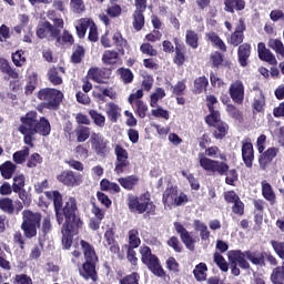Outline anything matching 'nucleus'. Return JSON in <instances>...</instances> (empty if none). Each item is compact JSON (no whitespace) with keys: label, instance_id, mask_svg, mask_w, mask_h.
<instances>
[{"label":"nucleus","instance_id":"nucleus-55","mask_svg":"<svg viewBox=\"0 0 284 284\" xmlns=\"http://www.w3.org/2000/svg\"><path fill=\"white\" fill-rule=\"evenodd\" d=\"M118 72H119L120 79L123 81V83L128 84V83H132V81H134V73H132V70L121 68L118 70Z\"/></svg>","mask_w":284,"mask_h":284},{"label":"nucleus","instance_id":"nucleus-32","mask_svg":"<svg viewBox=\"0 0 284 284\" xmlns=\"http://www.w3.org/2000/svg\"><path fill=\"white\" fill-rule=\"evenodd\" d=\"M113 43L122 57L125 54V48H128V40L123 38L121 31H116L112 37Z\"/></svg>","mask_w":284,"mask_h":284},{"label":"nucleus","instance_id":"nucleus-56","mask_svg":"<svg viewBox=\"0 0 284 284\" xmlns=\"http://www.w3.org/2000/svg\"><path fill=\"white\" fill-rule=\"evenodd\" d=\"M270 244L278 258H282L284 261V242L271 240Z\"/></svg>","mask_w":284,"mask_h":284},{"label":"nucleus","instance_id":"nucleus-28","mask_svg":"<svg viewBox=\"0 0 284 284\" xmlns=\"http://www.w3.org/2000/svg\"><path fill=\"white\" fill-rule=\"evenodd\" d=\"M262 196L265 201H268L271 205L276 203V193H274V189H272V184L267 181H262Z\"/></svg>","mask_w":284,"mask_h":284},{"label":"nucleus","instance_id":"nucleus-64","mask_svg":"<svg viewBox=\"0 0 284 284\" xmlns=\"http://www.w3.org/2000/svg\"><path fill=\"white\" fill-rule=\"evenodd\" d=\"M12 283L13 284H33L32 282V277H30V275L28 274H17L13 278H12Z\"/></svg>","mask_w":284,"mask_h":284},{"label":"nucleus","instance_id":"nucleus-11","mask_svg":"<svg viewBox=\"0 0 284 284\" xmlns=\"http://www.w3.org/2000/svg\"><path fill=\"white\" fill-rule=\"evenodd\" d=\"M89 143H91V149L98 156L105 159L110 154V141L103 136L101 133H91Z\"/></svg>","mask_w":284,"mask_h":284},{"label":"nucleus","instance_id":"nucleus-39","mask_svg":"<svg viewBox=\"0 0 284 284\" xmlns=\"http://www.w3.org/2000/svg\"><path fill=\"white\" fill-rule=\"evenodd\" d=\"M141 246V237H139V230L133 229L129 231V244H125V248L136 250Z\"/></svg>","mask_w":284,"mask_h":284},{"label":"nucleus","instance_id":"nucleus-57","mask_svg":"<svg viewBox=\"0 0 284 284\" xmlns=\"http://www.w3.org/2000/svg\"><path fill=\"white\" fill-rule=\"evenodd\" d=\"M85 57V49L82 45H78L71 55L72 63H81Z\"/></svg>","mask_w":284,"mask_h":284},{"label":"nucleus","instance_id":"nucleus-35","mask_svg":"<svg viewBox=\"0 0 284 284\" xmlns=\"http://www.w3.org/2000/svg\"><path fill=\"white\" fill-rule=\"evenodd\" d=\"M143 12L145 11L135 10L133 12L132 26L135 32H141V30L145 28V16Z\"/></svg>","mask_w":284,"mask_h":284},{"label":"nucleus","instance_id":"nucleus-30","mask_svg":"<svg viewBox=\"0 0 284 284\" xmlns=\"http://www.w3.org/2000/svg\"><path fill=\"white\" fill-rule=\"evenodd\" d=\"M88 77L91 81H94V83H105V79H108L105 70L99 68L89 69Z\"/></svg>","mask_w":284,"mask_h":284},{"label":"nucleus","instance_id":"nucleus-60","mask_svg":"<svg viewBox=\"0 0 284 284\" xmlns=\"http://www.w3.org/2000/svg\"><path fill=\"white\" fill-rule=\"evenodd\" d=\"M185 90H187V84H185V80L178 81L173 87V94L175 97H184Z\"/></svg>","mask_w":284,"mask_h":284},{"label":"nucleus","instance_id":"nucleus-4","mask_svg":"<svg viewBox=\"0 0 284 284\" xmlns=\"http://www.w3.org/2000/svg\"><path fill=\"white\" fill-rule=\"evenodd\" d=\"M200 159V168L204 169L205 172H211L212 174H219V176H226L225 183L226 185H232L234 187V183L239 181V171L236 169H231L226 162H221L219 160H212L210 158H205L203 153H199Z\"/></svg>","mask_w":284,"mask_h":284},{"label":"nucleus","instance_id":"nucleus-25","mask_svg":"<svg viewBox=\"0 0 284 284\" xmlns=\"http://www.w3.org/2000/svg\"><path fill=\"white\" fill-rule=\"evenodd\" d=\"M59 72L65 74V68L63 67H52L48 70L47 77L48 80L52 83V85H61L63 83V78L59 75Z\"/></svg>","mask_w":284,"mask_h":284},{"label":"nucleus","instance_id":"nucleus-16","mask_svg":"<svg viewBox=\"0 0 284 284\" xmlns=\"http://www.w3.org/2000/svg\"><path fill=\"white\" fill-rule=\"evenodd\" d=\"M229 94L233 101L237 105H243V101H245V85L241 80H236L229 88Z\"/></svg>","mask_w":284,"mask_h":284},{"label":"nucleus","instance_id":"nucleus-53","mask_svg":"<svg viewBox=\"0 0 284 284\" xmlns=\"http://www.w3.org/2000/svg\"><path fill=\"white\" fill-rule=\"evenodd\" d=\"M26 189V175L18 174L13 176L12 190L13 192H21Z\"/></svg>","mask_w":284,"mask_h":284},{"label":"nucleus","instance_id":"nucleus-48","mask_svg":"<svg viewBox=\"0 0 284 284\" xmlns=\"http://www.w3.org/2000/svg\"><path fill=\"white\" fill-rule=\"evenodd\" d=\"M119 59V52L114 50H106L102 55V61L105 65H114Z\"/></svg>","mask_w":284,"mask_h":284},{"label":"nucleus","instance_id":"nucleus-8","mask_svg":"<svg viewBox=\"0 0 284 284\" xmlns=\"http://www.w3.org/2000/svg\"><path fill=\"white\" fill-rule=\"evenodd\" d=\"M38 99L43 101L42 108L44 110L57 111L63 101V92L52 88H44L38 92Z\"/></svg>","mask_w":284,"mask_h":284},{"label":"nucleus","instance_id":"nucleus-15","mask_svg":"<svg viewBox=\"0 0 284 284\" xmlns=\"http://www.w3.org/2000/svg\"><path fill=\"white\" fill-rule=\"evenodd\" d=\"M0 210L10 216H19L23 210V203L19 200L14 202L10 197H2L0 199Z\"/></svg>","mask_w":284,"mask_h":284},{"label":"nucleus","instance_id":"nucleus-34","mask_svg":"<svg viewBox=\"0 0 284 284\" xmlns=\"http://www.w3.org/2000/svg\"><path fill=\"white\" fill-rule=\"evenodd\" d=\"M74 134L78 143H85V141H88V139L92 136V133L90 132V128L85 125H78L74 129Z\"/></svg>","mask_w":284,"mask_h":284},{"label":"nucleus","instance_id":"nucleus-24","mask_svg":"<svg viewBox=\"0 0 284 284\" xmlns=\"http://www.w3.org/2000/svg\"><path fill=\"white\" fill-rule=\"evenodd\" d=\"M206 41H210L213 48L220 50L221 52H227V44L219 37V33L211 31L205 34Z\"/></svg>","mask_w":284,"mask_h":284},{"label":"nucleus","instance_id":"nucleus-46","mask_svg":"<svg viewBox=\"0 0 284 284\" xmlns=\"http://www.w3.org/2000/svg\"><path fill=\"white\" fill-rule=\"evenodd\" d=\"M226 112L231 119L234 121H239V123H243V112L236 108L234 104H226Z\"/></svg>","mask_w":284,"mask_h":284},{"label":"nucleus","instance_id":"nucleus-52","mask_svg":"<svg viewBox=\"0 0 284 284\" xmlns=\"http://www.w3.org/2000/svg\"><path fill=\"white\" fill-rule=\"evenodd\" d=\"M223 54L219 51H214L210 54V63H211V68H215L216 70H219V68H221V65H223Z\"/></svg>","mask_w":284,"mask_h":284},{"label":"nucleus","instance_id":"nucleus-18","mask_svg":"<svg viewBox=\"0 0 284 284\" xmlns=\"http://www.w3.org/2000/svg\"><path fill=\"white\" fill-rule=\"evenodd\" d=\"M91 214H93L94 217H92L89 222L90 230H93V232H97L101 227V223H103V219H105V210L101 209L97 203H92Z\"/></svg>","mask_w":284,"mask_h":284},{"label":"nucleus","instance_id":"nucleus-1","mask_svg":"<svg viewBox=\"0 0 284 284\" xmlns=\"http://www.w3.org/2000/svg\"><path fill=\"white\" fill-rule=\"evenodd\" d=\"M44 196L53 202L57 223L62 225V245L64 250H70L74 243V236H79L83 230L79 202L74 196H70L63 202V195L59 191H45Z\"/></svg>","mask_w":284,"mask_h":284},{"label":"nucleus","instance_id":"nucleus-63","mask_svg":"<svg viewBox=\"0 0 284 284\" xmlns=\"http://www.w3.org/2000/svg\"><path fill=\"white\" fill-rule=\"evenodd\" d=\"M114 154L116 156L115 161H128V159H129L128 150H125L120 144L115 145Z\"/></svg>","mask_w":284,"mask_h":284},{"label":"nucleus","instance_id":"nucleus-3","mask_svg":"<svg viewBox=\"0 0 284 284\" xmlns=\"http://www.w3.org/2000/svg\"><path fill=\"white\" fill-rule=\"evenodd\" d=\"M80 246L84 256V262L78 268L79 275L84 278V281L97 283V281H99V273L97 272L99 255H97V250H94L92 244L85 240L80 241Z\"/></svg>","mask_w":284,"mask_h":284},{"label":"nucleus","instance_id":"nucleus-51","mask_svg":"<svg viewBox=\"0 0 284 284\" xmlns=\"http://www.w3.org/2000/svg\"><path fill=\"white\" fill-rule=\"evenodd\" d=\"M243 41H245V34L236 33L235 31L231 33L230 39H227V43L233 45V48H239L243 45Z\"/></svg>","mask_w":284,"mask_h":284},{"label":"nucleus","instance_id":"nucleus-49","mask_svg":"<svg viewBox=\"0 0 284 284\" xmlns=\"http://www.w3.org/2000/svg\"><path fill=\"white\" fill-rule=\"evenodd\" d=\"M276 154H278V149L268 148L260 158V163H271L276 159Z\"/></svg>","mask_w":284,"mask_h":284},{"label":"nucleus","instance_id":"nucleus-9","mask_svg":"<svg viewBox=\"0 0 284 284\" xmlns=\"http://www.w3.org/2000/svg\"><path fill=\"white\" fill-rule=\"evenodd\" d=\"M140 254L143 265H146L148 270H150L154 276L164 278L165 270L161 266V260H159L155 254H152V248H150V246H142L140 248Z\"/></svg>","mask_w":284,"mask_h":284},{"label":"nucleus","instance_id":"nucleus-21","mask_svg":"<svg viewBox=\"0 0 284 284\" xmlns=\"http://www.w3.org/2000/svg\"><path fill=\"white\" fill-rule=\"evenodd\" d=\"M174 43H175V54L173 57V63L178 67V68H183V65H185V61H187V55H185V44L183 43H179V39H174Z\"/></svg>","mask_w":284,"mask_h":284},{"label":"nucleus","instance_id":"nucleus-44","mask_svg":"<svg viewBox=\"0 0 284 284\" xmlns=\"http://www.w3.org/2000/svg\"><path fill=\"white\" fill-rule=\"evenodd\" d=\"M209 112L210 114L205 116V123L209 125V128L223 122V120H221V112H219V110L215 109Z\"/></svg>","mask_w":284,"mask_h":284},{"label":"nucleus","instance_id":"nucleus-54","mask_svg":"<svg viewBox=\"0 0 284 284\" xmlns=\"http://www.w3.org/2000/svg\"><path fill=\"white\" fill-rule=\"evenodd\" d=\"M41 163H43V158L41 156V154L32 153L27 161V168L32 170L41 165Z\"/></svg>","mask_w":284,"mask_h":284},{"label":"nucleus","instance_id":"nucleus-42","mask_svg":"<svg viewBox=\"0 0 284 284\" xmlns=\"http://www.w3.org/2000/svg\"><path fill=\"white\" fill-rule=\"evenodd\" d=\"M132 108L136 116H139L140 119H145V116H148V104H145L143 100H136L135 102H133Z\"/></svg>","mask_w":284,"mask_h":284},{"label":"nucleus","instance_id":"nucleus-26","mask_svg":"<svg viewBox=\"0 0 284 284\" xmlns=\"http://www.w3.org/2000/svg\"><path fill=\"white\" fill-rule=\"evenodd\" d=\"M224 10L234 14V12H242L245 10V0H224Z\"/></svg>","mask_w":284,"mask_h":284},{"label":"nucleus","instance_id":"nucleus-12","mask_svg":"<svg viewBox=\"0 0 284 284\" xmlns=\"http://www.w3.org/2000/svg\"><path fill=\"white\" fill-rule=\"evenodd\" d=\"M57 181L65 187H79L83 183V175L72 170H64L57 175Z\"/></svg>","mask_w":284,"mask_h":284},{"label":"nucleus","instance_id":"nucleus-31","mask_svg":"<svg viewBox=\"0 0 284 284\" xmlns=\"http://www.w3.org/2000/svg\"><path fill=\"white\" fill-rule=\"evenodd\" d=\"M17 172V164L12 163V161H6L0 165L1 176L6 180L12 179L14 173Z\"/></svg>","mask_w":284,"mask_h":284},{"label":"nucleus","instance_id":"nucleus-13","mask_svg":"<svg viewBox=\"0 0 284 284\" xmlns=\"http://www.w3.org/2000/svg\"><path fill=\"white\" fill-rule=\"evenodd\" d=\"M174 230L179 234L182 243L185 245L186 250L194 252L196 250V240L192 237V234L181 222H174Z\"/></svg>","mask_w":284,"mask_h":284},{"label":"nucleus","instance_id":"nucleus-17","mask_svg":"<svg viewBox=\"0 0 284 284\" xmlns=\"http://www.w3.org/2000/svg\"><path fill=\"white\" fill-rule=\"evenodd\" d=\"M230 263H235L241 270H250L252 266L247 261V251L234 250L229 252Z\"/></svg>","mask_w":284,"mask_h":284},{"label":"nucleus","instance_id":"nucleus-2","mask_svg":"<svg viewBox=\"0 0 284 284\" xmlns=\"http://www.w3.org/2000/svg\"><path fill=\"white\" fill-rule=\"evenodd\" d=\"M20 123L18 132L22 134L24 145L29 148H34L37 134H40V136H50V132H52L50 120L45 116L39 118L37 111H29L20 116Z\"/></svg>","mask_w":284,"mask_h":284},{"label":"nucleus","instance_id":"nucleus-58","mask_svg":"<svg viewBox=\"0 0 284 284\" xmlns=\"http://www.w3.org/2000/svg\"><path fill=\"white\" fill-rule=\"evenodd\" d=\"M73 152H74L77 159H81L82 161H85V159H88V156H90V151L83 144L77 145L74 148Z\"/></svg>","mask_w":284,"mask_h":284},{"label":"nucleus","instance_id":"nucleus-43","mask_svg":"<svg viewBox=\"0 0 284 284\" xmlns=\"http://www.w3.org/2000/svg\"><path fill=\"white\" fill-rule=\"evenodd\" d=\"M185 43L193 50H196L199 48V33L194 30H186Z\"/></svg>","mask_w":284,"mask_h":284},{"label":"nucleus","instance_id":"nucleus-23","mask_svg":"<svg viewBox=\"0 0 284 284\" xmlns=\"http://www.w3.org/2000/svg\"><path fill=\"white\" fill-rule=\"evenodd\" d=\"M139 175H126L124 178H119L118 183L123 187V190H126L128 192H132V190H135L136 185H139Z\"/></svg>","mask_w":284,"mask_h":284},{"label":"nucleus","instance_id":"nucleus-22","mask_svg":"<svg viewBox=\"0 0 284 284\" xmlns=\"http://www.w3.org/2000/svg\"><path fill=\"white\" fill-rule=\"evenodd\" d=\"M257 55L261 61H265L266 63H270L271 65H276V57L267 47H265L264 42H260L257 44Z\"/></svg>","mask_w":284,"mask_h":284},{"label":"nucleus","instance_id":"nucleus-10","mask_svg":"<svg viewBox=\"0 0 284 284\" xmlns=\"http://www.w3.org/2000/svg\"><path fill=\"white\" fill-rule=\"evenodd\" d=\"M247 261L252 263V265H255L256 267H266L267 263L272 265L273 267H276L278 265V260H276V256L272 254V252L267 251H261V250H254V251H246Z\"/></svg>","mask_w":284,"mask_h":284},{"label":"nucleus","instance_id":"nucleus-41","mask_svg":"<svg viewBox=\"0 0 284 284\" xmlns=\"http://www.w3.org/2000/svg\"><path fill=\"white\" fill-rule=\"evenodd\" d=\"M28 156H30V148L23 146L22 150L13 153L12 160L17 165H21L26 163V159H28Z\"/></svg>","mask_w":284,"mask_h":284},{"label":"nucleus","instance_id":"nucleus-59","mask_svg":"<svg viewBox=\"0 0 284 284\" xmlns=\"http://www.w3.org/2000/svg\"><path fill=\"white\" fill-rule=\"evenodd\" d=\"M128 168H130L129 160L115 161L114 173L118 174V176H121V174L128 171Z\"/></svg>","mask_w":284,"mask_h":284},{"label":"nucleus","instance_id":"nucleus-45","mask_svg":"<svg viewBox=\"0 0 284 284\" xmlns=\"http://www.w3.org/2000/svg\"><path fill=\"white\" fill-rule=\"evenodd\" d=\"M268 48H271V50H274V52H276L277 54L281 55L282 59H284V44L283 41H281L280 39H268L267 42Z\"/></svg>","mask_w":284,"mask_h":284},{"label":"nucleus","instance_id":"nucleus-19","mask_svg":"<svg viewBox=\"0 0 284 284\" xmlns=\"http://www.w3.org/2000/svg\"><path fill=\"white\" fill-rule=\"evenodd\" d=\"M242 160L246 168H252L254 163V144H252L250 139L242 141Z\"/></svg>","mask_w":284,"mask_h":284},{"label":"nucleus","instance_id":"nucleus-27","mask_svg":"<svg viewBox=\"0 0 284 284\" xmlns=\"http://www.w3.org/2000/svg\"><path fill=\"white\" fill-rule=\"evenodd\" d=\"M211 128H214L213 136L217 141H223V139H225L227 136V133L230 132V125L223 121L217 124H213Z\"/></svg>","mask_w":284,"mask_h":284},{"label":"nucleus","instance_id":"nucleus-7","mask_svg":"<svg viewBox=\"0 0 284 284\" xmlns=\"http://www.w3.org/2000/svg\"><path fill=\"white\" fill-rule=\"evenodd\" d=\"M41 213L32 212L31 210H24L22 212V223L20 229L23 232L24 239H34L37 236V230L41 227Z\"/></svg>","mask_w":284,"mask_h":284},{"label":"nucleus","instance_id":"nucleus-37","mask_svg":"<svg viewBox=\"0 0 284 284\" xmlns=\"http://www.w3.org/2000/svg\"><path fill=\"white\" fill-rule=\"evenodd\" d=\"M0 70L3 74H8L9 79H19V72H17V69L10 67V62L6 58L0 59Z\"/></svg>","mask_w":284,"mask_h":284},{"label":"nucleus","instance_id":"nucleus-47","mask_svg":"<svg viewBox=\"0 0 284 284\" xmlns=\"http://www.w3.org/2000/svg\"><path fill=\"white\" fill-rule=\"evenodd\" d=\"M89 116H91L93 123L98 125V128H105V115L99 113V111L91 109L89 110Z\"/></svg>","mask_w":284,"mask_h":284},{"label":"nucleus","instance_id":"nucleus-38","mask_svg":"<svg viewBox=\"0 0 284 284\" xmlns=\"http://www.w3.org/2000/svg\"><path fill=\"white\" fill-rule=\"evenodd\" d=\"M193 276L199 282L207 281V264L203 262L196 264L193 270Z\"/></svg>","mask_w":284,"mask_h":284},{"label":"nucleus","instance_id":"nucleus-33","mask_svg":"<svg viewBox=\"0 0 284 284\" xmlns=\"http://www.w3.org/2000/svg\"><path fill=\"white\" fill-rule=\"evenodd\" d=\"M106 116L111 123H116L121 116V108L113 102L106 104Z\"/></svg>","mask_w":284,"mask_h":284},{"label":"nucleus","instance_id":"nucleus-6","mask_svg":"<svg viewBox=\"0 0 284 284\" xmlns=\"http://www.w3.org/2000/svg\"><path fill=\"white\" fill-rule=\"evenodd\" d=\"M164 207H181L190 203V197L184 192H179V186L169 182L162 194Z\"/></svg>","mask_w":284,"mask_h":284},{"label":"nucleus","instance_id":"nucleus-61","mask_svg":"<svg viewBox=\"0 0 284 284\" xmlns=\"http://www.w3.org/2000/svg\"><path fill=\"white\" fill-rule=\"evenodd\" d=\"M23 50H18L14 53H12V61L16 68H21L23 63H26V57H23Z\"/></svg>","mask_w":284,"mask_h":284},{"label":"nucleus","instance_id":"nucleus-5","mask_svg":"<svg viewBox=\"0 0 284 284\" xmlns=\"http://www.w3.org/2000/svg\"><path fill=\"white\" fill-rule=\"evenodd\" d=\"M128 207L130 212L144 214L145 217L156 216V204L152 201L150 192L129 197Z\"/></svg>","mask_w":284,"mask_h":284},{"label":"nucleus","instance_id":"nucleus-40","mask_svg":"<svg viewBox=\"0 0 284 284\" xmlns=\"http://www.w3.org/2000/svg\"><path fill=\"white\" fill-rule=\"evenodd\" d=\"M195 232H200L201 241H210V231L207 230V225L201 222V220H195L193 222Z\"/></svg>","mask_w":284,"mask_h":284},{"label":"nucleus","instance_id":"nucleus-62","mask_svg":"<svg viewBox=\"0 0 284 284\" xmlns=\"http://www.w3.org/2000/svg\"><path fill=\"white\" fill-rule=\"evenodd\" d=\"M141 280V275L139 273L133 272L130 275H125L122 280H120V284H139Z\"/></svg>","mask_w":284,"mask_h":284},{"label":"nucleus","instance_id":"nucleus-50","mask_svg":"<svg viewBox=\"0 0 284 284\" xmlns=\"http://www.w3.org/2000/svg\"><path fill=\"white\" fill-rule=\"evenodd\" d=\"M213 258H214V263L217 265L221 272H227L230 270V264L227 263L225 257L221 255V253L215 252L213 255Z\"/></svg>","mask_w":284,"mask_h":284},{"label":"nucleus","instance_id":"nucleus-29","mask_svg":"<svg viewBox=\"0 0 284 284\" xmlns=\"http://www.w3.org/2000/svg\"><path fill=\"white\" fill-rule=\"evenodd\" d=\"M207 85H210L207 77L201 75L196 78L193 82V94H203L204 92H207Z\"/></svg>","mask_w":284,"mask_h":284},{"label":"nucleus","instance_id":"nucleus-20","mask_svg":"<svg viewBox=\"0 0 284 284\" xmlns=\"http://www.w3.org/2000/svg\"><path fill=\"white\" fill-rule=\"evenodd\" d=\"M250 57H252V44L244 42L237 47V61L241 68L250 65Z\"/></svg>","mask_w":284,"mask_h":284},{"label":"nucleus","instance_id":"nucleus-36","mask_svg":"<svg viewBox=\"0 0 284 284\" xmlns=\"http://www.w3.org/2000/svg\"><path fill=\"white\" fill-rule=\"evenodd\" d=\"M253 114H261L265 112V94L260 92V94L255 95L252 103Z\"/></svg>","mask_w":284,"mask_h":284},{"label":"nucleus","instance_id":"nucleus-14","mask_svg":"<svg viewBox=\"0 0 284 284\" xmlns=\"http://www.w3.org/2000/svg\"><path fill=\"white\" fill-rule=\"evenodd\" d=\"M57 30L52 29V23L45 20L38 24L36 34L38 39H47V41H57L59 43V37L57 36Z\"/></svg>","mask_w":284,"mask_h":284}]
</instances>
